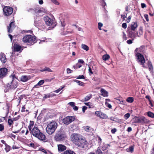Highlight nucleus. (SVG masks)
<instances>
[{"label":"nucleus","instance_id":"nucleus-53","mask_svg":"<svg viewBox=\"0 0 154 154\" xmlns=\"http://www.w3.org/2000/svg\"><path fill=\"white\" fill-rule=\"evenodd\" d=\"M46 11L44 9H43L42 10L40 9L38 10V12L39 13H41V12H43L44 13H45L46 12Z\"/></svg>","mask_w":154,"mask_h":154},{"label":"nucleus","instance_id":"nucleus-36","mask_svg":"<svg viewBox=\"0 0 154 154\" xmlns=\"http://www.w3.org/2000/svg\"><path fill=\"white\" fill-rule=\"evenodd\" d=\"M126 101L129 103H132L134 101V98L131 97H129L127 98Z\"/></svg>","mask_w":154,"mask_h":154},{"label":"nucleus","instance_id":"nucleus-13","mask_svg":"<svg viewBox=\"0 0 154 154\" xmlns=\"http://www.w3.org/2000/svg\"><path fill=\"white\" fill-rule=\"evenodd\" d=\"M66 135L65 134H58L56 137V138L58 140H63L66 137Z\"/></svg>","mask_w":154,"mask_h":154},{"label":"nucleus","instance_id":"nucleus-50","mask_svg":"<svg viewBox=\"0 0 154 154\" xmlns=\"http://www.w3.org/2000/svg\"><path fill=\"white\" fill-rule=\"evenodd\" d=\"M70 106L73 107L75 106V103L73 102H70L68 103Z\"/></svg>","mask_w":154,"mask_h":154},{"label":"nucleus","instance_id":"nucleus-12","mask_svg":"<svg viewBox=\"0 0 154 154\" xmlns=\"http://www.w3.org/2000/svg\"><path fill=\"white\" fill-rule=\"evenodd\" d=\"M15 27L14 23V22H11L8 26V32L9 33H11L12 30Z\"/></svg>","mask_w":154,"mask_h":154},{"label":"nucleus","instance_id":"nucleus-7","mask_svg":"<svg viewBox=\"0 0 154 154\" xmlns=\"http://www.w3.org/2000/svg\"><path fill=\"white\" fill-rule=\"evenodd\" d=\"M75 119L74 116H67L63 119V122L66 125H68L73 121Z\"/></svg>","mask_w":154,"mask_h":154},{"label":"nucleus","instance_id":"nucleus-27","mask_svg":"<svg viewBox=\"0 0 154 154\" xmlns=\"http://www.w3.org/2000/svg\"><path fill=\"white\" fill-rule=\"evenodd\" d=\"M44 83V81L43 80H42L40 81L36 85H35L34 88H36L38 85L40 86L42 85Z\"/></svg>","mask_w":154,"mask_h":154},{"label":"nucleus","instance_id":"nucleus-30","mask_svg":"<svg viewBox=\"0 0 154 154\" xmlns=\"http://www.w3.org/2000/svg\"><path fill=\"white\" fill-rule=\"evenodd\" d=\"M81 47L82 48L86 51H88L89 50V47L85 44H82Z\"/></svg>","mask_w":154,"mask_h":154},{"label":"nucleus","instance_id":"nucleus-33","mask_svg":"<svg viewBox=\"0 0 154 154\" xmlns=\"http://www.w3.org/2000/svg\"><path fill=\"white\" fill-rule=\"evenodd\" d=\"M42 72L48 71V72H51L52 70L49 68L45 67L44 69L41 70Z\"/></svg>","mask_w":154,"mask_h":154},{"label":"nucleus","instance_id":"nucleus-40","mask_svg":"<svg viewBox=\"0 0 154 154\" xmlns=\"http://www.w3.org/2000/svg\"><path fill=\"white\" fill-rule=\"evenodd\" d=\"M130 114L129 113H128L125 114L124 115V118L126 120H127L130 117Z\"/></svg>","mask_w":154,"mask_h":154},{"label":"nucleus","instance_id":"nucleus-32","mask_svg":"<svg viewBox=\"0 0 154 154\" xmlns=\"http://www.w3.org/2000/svg\"><path fill=\"white\" fill-rule=\"evenodd\" d=\"M103 59L104 60H106L109 58V56L108 54L104 55L103 56Z\"/></svg>","mask_w":154,"mask_h":154},{"label":"nucleus","instance_id":"nucleus-49","mask_svg":"<svg viewBox=\"0 0 154 154\" xmlns=\"http://www.w3.org/2000/svg\"><path fill=\"white\" fill-rule=\"evenodd\" d=\"M90 128L88 126H86L85 128V130L87 132H89L90 131Z\"/></svg>","mask_w":154,"mask_h":154},{"label":"nucleus","instance_id":"nucleus-18","mask_svg":"<svg viewBox=\"0 0 154 154\" xmlns=\"http://www.w3.org/2000/svg\"><path fill=\"white\" fill-rule=\"evenodd\" d=\"M14 51H19L20 50L21 47L17 44H14Z\"/></svg>","mask_w":154,"mask_h":154},{"label":"nucleus","instance_id":"nucleus-39","mask_svg":"<svg viewBox=\"0 0 154 154\" xmlns=\"http://www.w3.org/2000/svg\"><path fill=\"white\" fill-rule=\"evenodd\" d=\"M74 81L78 84L79 85L81 86H84V85L83 82H80L79 80H75Z\"/></svg>","mask_w":154,"mask_h":154},{"label":"nucleus","instance_id":"nucleus-5","mask_svg":"<svg viewBox=\"0 0 154 154\" xmlns=\"http://www.w3.org/2000/svg\"><path fill=\"white\" fill-rule=\"evenodd\" d=\"M35 37L30 35H27L23 37V42L25 43H27L29 45L33 44L35 43Z\"/></svg>","mask_w":154,"mask_h":154},{"label":"nucleus","instance_id":"nucleus-2","mask_svg":"<svg viewBox=\"0 0 154 154\" xmlns=\"http://www.w3.org/2000/svg\"><path fill=\"white\" fill-rule=\"evenodd\" d=\"M10 81L5 86V88L10 89H14L17 87L18 84L15 74H11L9 76Z\"/></svg>","mask_w":154,"mask_h":154},{"label":"nucleus","instance_id":"nucleus-57","mask_svg":"<svg viewBox=\"0 0 154 154\" xmlns=\"http://www.w3.org/2000/svg\"><path fill=\"white\" fill-rule=\"evenodd\" d=\"M76 69L79 68L82 66V65L78 63H77V64L76 65Z\"/></svg>","mask_w":154,"mask_h":154},{"label":"nucleus","instance_id":"nucleus-22","mask_svg":"<svg viewBox=\"0 0 154 154\" xmlns=\"http://www.w3.org/2000/svg\"><path fill=\"white\" fill-rule=\"evenodd\" d=\"M63 154H76L73 151L70 149H67L64 152Z\"/></svg>","mask_w":154,"mask_h":154},{"label":"nucleus","instance_id":"nucleus-56","mask_svg":"<svg viewBox=\"0 0 154 154\" xmlns=\"http://www.w3.org/2000/svg\"><path fill=\"white\" fill-rule=\"evenodd\" d=\"M127 13H126V15H125V14H124L123 15L122 14L121 15V17L122 18V19L123 20H125V18L126 17L127 15Z\"/></svg>","mask_w":154,"mask_h":154},{"label":"nucleus","instance_id":"nucleus-46","mask_svg":"<svg viewBox=\"0 0 154 154\" xmlns=\"http://www.w3.org/2000/svg\"><path fill=\"white\" fill-rule=\"evenodd\" d=\"M101 112L100 111H96L95 112V115L98 117H100Z\"/></svg>","mask_w":154,"mask_h":154},{"label":"nucleus","instance_id":"nucleus-8","mask_svg":"<svg viewBox=\"0 0 154 154\" xmlns=\"http://www.w3.org/2000/svg\"><path fill=\"white\" fill-rule=\"evenodd\" d=\"M3 11L5 15L8 16L12 14L13 12V8L10 7L5 6L3 8Z\"/></svg>","mask_w":154,"mask_h":154},{"label":"nucleus","instance_id":"nucleus-59","mask_svg":"<svg viewBox=\"0 0 154 154\" xmlns=\"http://www.w3.org/2000/svg\"><path fill=\"white\" fill-rule=\"evenodd\" d=\"M127 43L128 44H130L132 43V41L131 40H129L127 41Z\"/></svg>","mask_w":154,"mask_h":154},{"label":"nucleus","instance_id":"nucleus-6","mask_svg":"<svg viewBox=\"0 0 154 154\" xmlns=\"http://www.w3.org/2000/svg\"><path fill=\"white\" fill-rule=\"evenodd\" d=\"M44 20L45 24L48 26H51L52 28H54L56 25V23L49 17L47 16L44 18Z\"/></svg>","mask_w":154,"mask_h":154},{"label":"nucleus","instance_id":"nucleus-61","mask_svg":"<svg viewBox=\"0 0 154 154\" xmlns=\"http://www.w3.org/2000/svg\"><path fill=\"white\" fill-rule=\"evenodd\" d=\"M87 108V107H86V106H84L83 107L82 110V111L83 112H85V110Z\"/></svg>","mask_w":154,"mask_h":154},{"label":"nucleus","instance_id":"nucleus-34","mask_svg":"<svg viewBox=\"0 0 154 154\" xmlns=\"http://www.w3.org/2000/svg\"><path fill=\"white\" fill-rule=\"evenodd\" d=\"M5 149L6 152H8L10 150V146L7 144L5 145Z\"/></svg>","mask_w":154,"mask_h":154},{"label":"nucleus","instance_id":"nucleus-10","mask_svg":"<svg viewBox=\"0 0 154 154\" xmlns=\"http://www.w3.org/2000/svg\"><path fill=\"white\" fill-rule=\"evenodd\" d=\"M8 69L5 68L0 69V78L2 79L5 77L7 74Z\"/></svg>","mask_w":154,"mask_h":154},{"label":"nucleus","instance_id":"nucleus-60","mask_svg":"<svg viewBox=\"0 0 154 154\" xmlns=\"http://www.w3.org/2000/svg\"><path fill=\"white\" fill-rule=\"evenodd\" d=\"M116 131V128L112 129L111 130V132L113 134L115 133Z\"/></svg>","mask_w":154,"mask_h":154},{"label":"nucleus","instance_id":"nucleus-31","mask_svg":"<svg viewBox=\"0 0 154 154\" xmlns=\"http://www.w3.org/2000/svg\"><path fill=\"white\" fill-rule=\"evenodd\" d=\"M146 98L148 99L149 102V104L150 106L152 107H153V104L152 103L151 101L150 100V97L149 96L147 95L146 96Z\"/></svg>","mask_w":154,"mask_h":154},{"label":"nucleus","instance_id":"nucleus-41","mask_svg":"<svg viewBox=\"0 0 154 154\" xmlns=\"http://www.w3.org/2000/svg\"><path fill=\"white\" fill-rule=\"evenodd\" d=\"M52 2L56 5H59L60 4L59 2L57 0H50Z\"/></svg>","mask_w":154,"mask_h":154},{"label":"nucleus","instance_id":"nucleus-37","mask_svg":"<svg viewBox=\"0 0 154 154\" xmlns=\"http://www.w3.org/2000/svg\"><path fill=\"white\" fill-rule=\"evenodd\" d=\"M96 154H102V152L101 151L100 148V147H99L97 149L96 152Z\"/></svg>","mask_w":154,"mask_h":154},{"label":"nucleus","instance_id":"nucleus-42","mask_svg":"<svg viewBox=\"0 0 154 154\" xmlns=\"http://www.w3.org/2000/svg\"><path fill=\"white\" fill-rule=\"evenodd\" d=\"M137 120H138L137 122L141 123H143L144 122V118H140L139 119H137Z\"/></svg>","mask_w":154,"mask_h":154},{"label":"nucleus","instance_id":"nucleus-48","mask_svg":"<svg viewBox=\"0 0 154 154\" xmlns=\"http://www.w3.org/2000/svg\"><path fill=\"white\" fill-rule=\"evenodd\" d=\"M105 104L106 106L109 108H112V106L111 105V104H109L107 102H105Z\"/></svg>","mask_w":154,"mask_h":154},{"label":"nucleus","instance_id":"nucleus-24","mask_svg":"<svg viewBox=\"0 0 154 154\" xmlns=\"http://www.w3.org/2000/svg\"><path fill=\"white\" fill-rule=\"evenodd\" d=\"M100 3L103 9H105L106 5L104 1V0H100Z\"/></svg>","mask_w":154,"mask_h":154},{"label":"nucleus","instance_id":"nucleus-44","mask_svg":"<svg viewBox=\"0 0 154 154\" xmlns=\"http://www.w3.org/2000/svg\"><path fill=\"white\" fill-rule=\"evenodd\" d=\"M117 100L118 101L117 102L118 103H119V104H124L125 101L123 100H121L120 99H117Z\"/></svg>","mask_w":154,"mask_h":154},{"label":"nucleus","instance_id":"nucleus-14","mask_svg":"<svg viewBox=\"0 0 154 154\" xmlns=\"http://www.w3.org/2000/svg\"><path fill=\"white\" fill-rule=\"evenodd\" d=\"M147 64V67L149 71L151 72H152L153 71V67L151 62L148 61Z\"/></svg>","mask_w":154,"mask_h":154},{"label":"nucleus","instance_id":"nucleus-64","mask_svg":"<svg viewBox=\"0 0 154 154\" xmlns=\"http://www.w3.org/2000/svg\"><path fill=\"white\" fill-rule=\"evenodd\" d=\"M19 116H18L14 118L13 119V121H16L17 120L19 119Z\"/></svg>","mask_w":154,"mask_h":154},{"label":"nucleus","instance_id":"nucleus-63","mask_svg":"<svg viewBox=\"0 0 154 154\" xmlns=\"http://www.w3.org/2000/svg\"><path fill=\"white\" fill-rule=\"evenodd\" d=\"M103 26V24L102 23L99 22L98 23V27L101 28Z\"/></svg>","mask_w":154,"mask_h":154},{"label":"nucleus","instance_id":"nucleus-54","mask_svg":"<svg viewBox=\"0 0 154 154\" xmlns=\"http://www.w3.org/2000/svg\"><path fill=\"white\" fill-rule=\"evenodd\" d=\"M107 145L106 144H103V146L102 147V149L103 150H104L106 149L107 148L106 146Z\"/></svg>","mask_w":154,"mask_h":154},{"label":"nucleus","instance_id":"nucleus-43","mask_svg":"<svg viewBox=\"0 0 154 154\" xmlns=\"http://www.w3.org/2000/svg\"><path fill=\"white\" fill-rule=\"evenodd\" d=\"M123 36H122V38L123 39L124 41H125L127 39V38L126 36V34H125V33L124 32H123Z\"/></svg>","mask_w":154,"mask_h":154},{"label":"nucleus","instance_id":"nucleus-26","mask_svg":"<svg viewBox=\"0 0 154 154\" xmlns=\"http://www.w3.org/2000/svg\"><path fill=\"white\" fill-rule=\"evenodd\" d=\"M34 124V122L33 121H30V124L28 126L29 130L31 131V129L32 128V127Z\"/></svg>","mask_w":154,"mask_h":154},{"label":"nucleus","instance_id":"nucleus-35","mask_svg":"<svg viewBox=\"0 0 154 154\" xmlns=\"http://www.w3.org/2000/svg\"><path fill=\"white\" fill-rule=\"evenodd\" d=\"M92 97V95L90 94L88 95L84 99V101H87L90 100Z\"/></svg>","mask_w":154,"mask_h":154},{"label":"nucleus","instance_id":"nucleus-38","mask_svg":"<svg viewBox=\"0 0 154 154\" xmlns=\"http://www.w3.org/2000/svg\"><path fill=\"white\" fill-rule=\"evenodd\" d=\"M148 116L150 117L154 118V114L151 112H147Z\"/></svg>","mask_w":154,"mask_h":154},{"label":"nucleus","instance_id":"nucleus-51","mask_svg":"<svg viewBox=\"0 0 154 154\" xmlns=\"http://www.w3.org/2000/svg\"><path fill=\"white\" fill-rule=\"evenodd\" d=\"M122 26V27L124 29H126L127 26V24L126 23H123Z\"/></svg>","mask_w":154,"mask_h":154},{"label":"nucleus","instance_id":"nucleus-19","mask_svg":"<svg viewBox=\"0 0 154 154\" xmlns=\"http://www.w3.org/2000/svg\"><path fill=\"white\" fill-rule=\"evenodd\" d=\"M101 95L103 97L108 96V92L104 89H101L100 91Z\"/></svg>","mask_w":154,"mask_h":154},{"label":"nucleus","instance_id":"nucleus-15","mask_svg":"<svg viewBox=\"0 0 154 154\" xmlns=\"http://www.w3.org/2000/svg\"><path fill=\"white\" fill-rule=\"evenodd\" d=\"M137 23L132 22L131 25V30L135 31L137 26Z\"/></svg>","mask_w":154,"mask_h":154},{"label":"nucleus","instance_id":"nucleus-28","mask_svg":"<svg viewBox=\"0 0 154 154\" xmlns=\"http://www.w3.org/2000/svg\"><path fill=\"white\" fill-rule=\"evenodd\" d=\"M34 23L35 26H38L42 24V21L40 20L38 21L36 20L34 21Z\"/></svg>","mask_w":154,"mask_h":154},{"label":"nucleus","instance_id":"nucleus-45","mask_svg":"<svg viewBox=\"0 0 154 154\" xmlns=\"http://www.w3.org/2000/svg\"><path fill=\"white\" fill-rule=\"evenodd\" d=\"M8 124L10 125H12V124L13 123V120L11 119H9L8 120Z\"/></svg>","mask_w":154,"mask_h":154},{"label":"nucleus","instance_id":"nucleus-62","mask_svg":"<svg viewBox=\"0 0 154 154\" xmlns=\"http://www.w3.org/2000/svg\"><path fill=\"white\" fill-rule=\"evenodd\" d=\"M79 63H84V61L81 59H79L78 60V62Z\"/></svg>","mask_w":154,"mask_h":154},{"label":"nucleus","instance_id":"nucleus-4","mask_svg":"<svg viewBox=\"0 0 154 154\" xmlns=\"http://www.w3.org/2000/svg\"><path fill=\"white\" fill-rule=\"evenodd\" d=\"M142 48L140 47L139 48H137L135 51V54H136V56L137 61L140 63L144 67V58L143 55L140 53H137V52H141Z\"/></svg>","mask_w":154,"mask_h":154},{"label":"nucleus","instance_id":"nucleus-21","mask_svg":"<svg viewBox=\"0 0 154 154\" xmlns=\"http://www.w3.org/2000/svg\"><path fill=\"white\" fill-rule=\"evenodd\" d=\"M128 34L129 36L132 38H134L136 36V34L132 31H129Z\"/></svg>","mask_w":154,"mask_h":154},{"label":"nucleus","instance_id":"nucleus-11","mask_svg":"<svg viewBox=\"0 0 154 154\" xmlns=\"http://www.w3.org/2000/svg\"><path fill=\"white\" fill-rule=\"evenodd\" d=\"M35 137L38 138L40 140H44L45 139V135L40 131V133L38 134Z\"/></svg>","mask_w":154,"mask_h":154},{"label":"nucleus","instance_id":"nucleus-23","mask_svg":"<svg viewBox=\"0 0 154 154\" xmlns=\"http://www.w3.org/2000/svg\"><path fill=\"white\" fill-rule=\"evenodd\" d=\"M28 80L27 76L26 75L22 76L21 77L20 80L22 82H26Z\"/></svg>","mask_w":154,"mask_h":154},{"label":"nucleus","instance_id":"nucleus-47","mask_svg":"<svg viewBox=\"0 0 154 154\" xmlns=\"http://www.w3.org/2000/svg\"><path fill=\"white\" fill-rule=\"evenodd\" d=\"M85 78L84 76L83 75H79L78 77L76 78V79H85Z\"/></svg>","mask_w":154,"mask_h":154},{"label":"nucleus","instance_id":"nucleus-29","mask_svg":"<svg viewBox=\"0 0 154 154\" xmlns=\"http://www.w3.org/2000/svg\"><path fill=\"white\" fill-rule=\"evenodd\" d=\"M100 117L103 119H106L108 116L106 114L101 112Z\"/></svg>","mask_w":154,"mask_h":154},{"label":"nucleus","instance_id":"nucleus-17","mask_svg":"<svg viewBox=\"0 0 154 154\" xmlns=\"http://www.w3.org/2000/svg\"><path fill=\"white\" fill-rule=\"evenodd\" d=\"M0 60L3 63H5L6 62V58L3 54H0Z\"/></svg>","mask_w":154,"mask_h":154},{"label":"nucleus","instance_id":"nucleus-1","mask_svg":"<svg viewBox=\"0 0 154 154\" xmlns=\"http://www.w3.org/2000/svg\"><path fill=\"white\" fill-rule=\"evenodd\" d=\"M71 138L73 142L78 146L83 148L86 145V141L82 138L80 134H73L71 135Z\"/></svg>","mask_w":154,"mask_h":154},{"label":"nucleus","instance_id":"nucleus-20","mask_svg":"<svg viewBox=\"0 0 154 154\" xmlns=\"http://www.w3.org/2000/svg\"><path fill=\"white\" fill-rule=\"evenodd\" d=\"M134 146H130L128 148L126 149V151L128 152L133 153L134 152Z\"/></svg>","mask_w":154,"mask_h":154},{"label":"nucleus","instance_id":"nucleus-9","mask_svg":"<svg viewBox=\"0 0 154 154\" xmlns=\"http://www.w3.org/2000/svg\"><path fill=\"white\" fill-rule=\"evenodd\" d=\"M30 131L31 134L35 137L40 132V131L36 125H35Z\"/></svg>","mask_w":154,"mask_h":154},{"label":"nucleus","instance_id":"nucleus-25","mask_svg":"<svg viewBox=\"0 0 154 154\" xmlns=\"http://www.w3.org/2000/svg\"><path fill=\"white\" fill-rule=\"evenodd\" d=\"M54 95V94H45L43 98V99L44 100L48 98H50L51 97H52Z\"/></svg>","mask_w":154,"mask_h":154},{"label":"nucleus","instance_id":"nucleus-16","mask_svg":"<svg viewBox=\"0 0 154 154\" xmlns=\"http://www.w3.org/2000/svg\"><path fill=\"white\" fill-rule=\"evenodd\" d=\"M58 150L60 151H63L66 149V146L62 144L58 145Z\"/></svg>","mask_w":154,"mask_h":154},{"label":"nucleus","instance_id":"nucleus-52","mask_svg":"<svg viewBox=\"0 0 154 154\" xmlns=\"http://www.w3.org/2000/svg\"><path fill=\"white\" fill-rule=\"evenodd\" d=\"M88 71L90 75H91V74H93V72L92 71L91 69V67L89 66V67Z\"/></svg>","mask_w":154,"mask_h":154},{"label":"nucleus","instance_id":"nucleus-58","mask_svg":"<svg viewBox=\"0 0 154 154\" xmlns=\"http://www.w3.org/2000/svg\"><path fill=\"white\" fill-rule=\"evenodd\" d=\"M29 146L32 147H34L35 146L34 144L33 143H31L28 144Z\"/></svg>","mask_w":154,"mask_h":154},{"label":"nucleus","instance_id":"nucleus-3","mask_svg":"<svg viewBox=\"0 0 154 154\" xmlns=\"http://www.w3.org/2000/svg\"><path fill=\"white\" fill-rule=\"evenodd\" d=\"M58 126L57 123L52 121L48 124L46 130L47 133L49 135L52 134L56 129Z\"/></svg>","mask_w":154,"mask_h":154},{"label":"nucleus","instance_id":"nucleus-55","mask_svg":"<svg viewBox=\"0 0 154 154\" xmlns=\"http://www.w3.org/2000/svg\"><path fill=\"white\" fill-rule=\"evenodd\" d=\"M4 129V125L2 124H0V131H2Z\"/></svg>","mask_w":154,"mask_h":154}]
</instances>
